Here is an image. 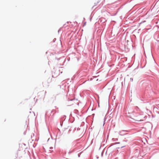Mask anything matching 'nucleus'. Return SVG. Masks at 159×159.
I'll list each match as a JSON object with an SVG mask.
<instances>
[{"instance_id": "f257e3e1", "label": "nucleus", "mask_w": 159, "mask_h": 159, "mask_svg": "<svg viewBox=\"0 0 159 159\" xmlns=\"http://www.w3.org/2000/svg\"><path fill=\"white\" fill-rule=\"evenodd\" d=\"M133 119L138 121H143L145 120V117L143 115H139L134 116Z\"/></svg>"}, {"instance_id": "f03ea898", "label": "nucleus", "mask_w": 159, "mask_h": 159, "mask_svg": "<svg viewBox=\"0 0 159 159\" xmlns=\"http://www.w3.org/2000/svg\"><path fill=\"white\" fill-rule=\"evenodd\" d=\"M37 99H36V100L35 101V102H37Z\"/></svg>"}]
</instances>
